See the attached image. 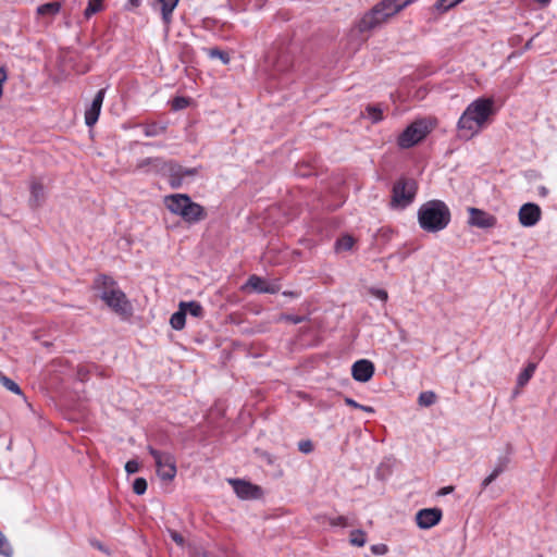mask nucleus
Instances as JSON below:
<instances>
[{
  "instance_id": "nucleus-1",
  "label": "nucleus",
  "mask_w": 557,
  "mask_h": 557,
  "mask_svg": "<svg viewBox=\"0 0 557 557\" xmlns=\"http://www.w3.org/2000/svg\"><path fill=\"white\" fill-rule=\"evenodd\" d=\"M414 0H383L370 12L366 13L357 26L348 35V45L352 51H357L367 40V32L374 29L388 17L412 3Z\"/></svg>"
},
{
  "instance_id": "nucleus-2",
  "label": "nucleus",
  "mask_w": 557,
  "mask_h": 557,
  "mask_svg": "<svg viewBox=\"0 0 557 557\" xmlns=\"http://www.w3.org/2000/svg\"><path fill=\"white\" fill-rule=\"evenodd\" d=\"M495 113L493 98L481 97L473 100L457 122L458 137L465 140L473 138L492 122Z\"/></svg>"
},
{
  "instance_id": "nucleus-3",
  "label": "nucleus",
  "mask_w": 557,
  "mask_h": 557,
  "mask_svg": "<svg viewBox=\"0 0 557 557\" xmlns=\"http://www.w3.org/2000/svg\"><path fill=\"white\" fill-rule=\"evenodd\" d=\"M420 227L429 233H437L447 227L450 222V210L441 200L423 203L418 211Z\"/></svg>"
},
{
  "instance_id": "nucleus-4",
  "label": "nucleus",
  "mask_w": 557,
  "mask_h": 557,
  "mask_svg": "<svg viewBox=\"0 0 557 557\" xmlns=\"http://www.w3.org/2000/svg\"><path fill=\"white\" fill-rule=\"evenodd\" d=\"M165 208L173 214L182 218L183 221L195 224L206 218L205 208L191 200L186 194H172L163 198Z\"/></svg>"
},
{
  "instance_id": "nucleus-5",
  "label": "nucleus",
  "mask_w": 557,
  "mask_h": 557,
  "mask_svg": "<svg viewBox=\"0 0 557 557\" xmlns=\"http://www.w3.org/2000/svg\"><path fill=\"white\" fill-rule=\"evenodd\" d=\"M98 283L102 286L100 298L109 308L121 315L131 313L132 306L126 295L116 286V283L111 277L101 276Z\"/></svg>"
},
{
  "instance_id": "nucleus-6",
  "label": "nucleus",
  "mask_w": 557,
  "mask_h": 557,
  "mask_svg": "<svg viewBox=\"0 0 557 557\" xmlns=\"http://www.w3.org/2000/svg\"><path fill=\"white\" fill-rule=\"evenodd\" d=\"M149 454L156 462L157 473L163 481H172L177 472L176 460L171 453L160 451L153 447H148Z\"/></svg>"
},
{
  "instance_id": "nucleus-7",
  "label": "nucleus",
  "mask_w": 557,
  "mask_h": 557,
  "mask_svg": "<svg viewBox=\"0 0 557 557\" xmlns=\"http://www.w3.org/2000/svg\"><path fill=\"white\" fill-rule=\"evenodd\" d=\"M430 125L425 120L411 123L398 137L401 148H410L421 141L430 132Z\"/></svg>"
},
{
  "instance_id": "nucleus-8",
  "label": "nucleus",
  "mask_w": 557,
  "mask_h": 557,
  "mask_svg": "<svg viewBox=\"0 0 557 557\" xmlns=\"http://www.w3.org/2000/svg\"><path fill=\"white\" fill-rule=\"evenodd\" d=\"M417 184L412 180H401L394 185L393 205L405 208L414 198Z\"/></svg>"
},
{
  "instance_id": "nucleus-9",
  "label": "nucleus",
  "mask_w": 557,
  "mask_h": 557,
  "mask_svg": "<svg viewBox=\"0 0 557 557\" xmlns=\"http://www.w3.org/2000/svg\"><path fill=\"white\" fill-rule=\"evenodd\" d=\"M181 170V166L172 162H166L164 159L145 158L137 162L136 169L144 173H166L173 172L175 169Z\"/></svg>"
},
{
  "instance_id": "nucleus-10",
  "label": "nucleus",
  "mask_w": 557,
  "mask_h": 557,
  "mask_svg": "<svg viewBox=\"0 0 557 557\" xmlns=\"http://www.w3.org/2000/svg\"><path fill=\"white\" fill-rule=\"evenodd\" d=\"M541 208L533 202L522 205L518 213L519 222L524 227L534 226L541 220Z\"/></svg>"
},
{
  "instance_id": "nucleus-11",
  "label": "nucleus",
  "mask_w": 557,
  "mask_h": 557,
  "mask_svg": "<svg viewBox=\"0 0 557 557\" xmlns=\"http://www.w3.org/2000/svg\"><path fill=\"white\" fill-rule=\"evenodd\" d=\"M469 220L468 223L471 226H475L479 228H490L496 225V218L483 210L476 208H469Z\"/></svg>"
},
{
  "instance_id": "nucleus-12",
  "label": "nucleus",
  "mask_w": 557,
  "mask_h": 557,
  "mask_svg": "<svg viewBox=\"0 0 557 557\" xmlns=\"http://www.w3.org/2000/svg\"><path fill=\"white\" fill-rule=\"evenodd\" d=\"M442 518V511L437 508L421 509L416 515V522L420 529H430L436 525Z\"/></svg>"
},
{
  "instance_id": "nucleus-13",
  "label": "nucleus",
  "mask_w": 557,
  "mask_h": 557,
  "mask_svg": "<svg viewBox=\"0 0 557 557\" xmlns=\"http://www.w3.org/2000/svg\"><path fill=\"white\" fill-rule=\"evenodd\" d=\"M104 95H106V89L104 88L100 89L96 94L91 104L86 109L85 123L87 126L90 127L97 123L99 115H100Z\"/></svg>"
},
{
  "instance_id": "nucleus-14",
  "label": "nucleus",
  "mask_w": 557,
  "mask_h": 557,
  "mask_svg": "<svg viewBox=\"0 0 557 557\" xmlns=\"http://www.w3.org/2000/svg\"><path fill=\"white\" fill-rule=\"evenodd\" d=\"M228 482L232 484L237 496L243 499L258 498L260 496V488L249 482L238 479H232Z\"/></svg>"
},
{
  "instance_id": "nucleus-15",
  "label": "nucleus",
  "mask_w": 557,
  "mask_h": 557,
  "mask_svg": "<svg viewBox=\"0 0 557 557\" xmlns=\"http://www.w3.org/2000/svg\"><path fill=\"white\" fill-rule=\"evenodd\" d=\"M351 374L358 382H368L374 374V366L367 359L358 360L351 367Z\"/></svg>"
},
{
  "instance_id": "nucleus-16",
  "label": "nucleus",
  "mask_w": 557,
  "mask_h": 557,
  "mask_svg": "<svg viewBox=\"0 0 557 557\" xmlns=\"http://www.w3.org/2000/svg\"><path fill=\"white\" fill-rule=\"evenodd\" d=\"M247 286L258 293L275 294L278 290L275 284L269 283L257 275H251L248 278Z\"/></svg>"
},
{
  "instance_id": "nucleus-17",
  "label": "nucleus",
  "mask_w": 557,
  "mask_h": 557,
  "mask_svg": "<svg viewBox=\"0 0 557 557\" xmlns=\"http://www.w3.org/2000/svg\"><path fill=\"white\" fill-rule=\"evenodd\" d=\"M180 0H158L164 24L169 25L172 21V13L177 7Z\"/></svg>"
},
{
  "instance_id": "nucleus-18",
  "label": "nucleus",
  "mask_w": 557,
  "mask_h": 557,
  "mask_svg": "<svg viewBox=\"0 0 557 557\" xmlns=\"http://www.w3.org/2000/svg\"><path fill=\"white\" fill-rule=\"evenodd\" d=\"M45 199V189L41 183L34 181L30 184V203L38 207Z\"/></svg>"
},
{
  "instance_id": "nucleus-19",
  "label": "nucleus",
  "mask_w": 557,
  "mask_h": 557,
  "mask_svg": "<svg viewBox=\"0 0 557 557\" xmlns=\"http://www.w3.org/2000/svg\"><path fill=\"white\" fill-rule=\"evenodd\" d=\"M180 309L185 311L186 315L190 314L195 318H200L203 314L202 306L197 301H188V302L182 301L180 304Z\"/></svg>"
},
{
  "instance_id": "nucleus-20",
  "label": "nucleus",
  "mask_w": 557,
  "mask_h": 557,
  "mask_svg": "<svg viewBox=\"0 0 557 557\" xmlns=\"http://www.w3.org/2000/svg\"><path fill=\"white\" fill-rule=\"evenodd\" d=\"M463 0H437L432 10L437 14H444Z\"/></svg>"
},
{
  "instance_id": "nucleus-21",
  "label": "nucleus",
  "mask_w": 557,
  "mask_h": 557,
  "mask_svg": "<svg viewBox=\"0 0 557 557\" xmlns=\"http://www.w3.org/2000/svg\"><path fill=\"white\" fill-rule=\"evenodd\" d=\"M535 363H529L527 368L519 373L517 379V384L519 387L524 386L530 381L535 372Z\"/></svg>"
},
{
  "instance_id": "nucleus-22",
  "label": "nucleus",
  "mask_w": 557,
  "mask_h": 557,
  "mask_svg": "<svg viewBox=\"0 0 557 557\" xmlns=\"http://www.w3.org/2000/svg\"><path fill=\"white\" fill-rule=\"evenodd\" d=\"M144 134L147 137H156L163 134L166 129L165 125L159 123H150L143 126Z\"/></svg>"
},
{
  "instance_id": "nucleus-23",
  "label": "nucleus",
  "mask_w": 557,
  "mask_h": 557,
  "mask_svg": "<svg viewBox=\"0 0 557 557\" xmlns=\"http://www.w3.org/2000/svg\"><path fill=\"white\" fill-rule=\"evenodd\" d=\"M61 9V4L59 2H49L37 8V13L39 15H55Z\"/></svg>"
},
{
  "instance_id": "nucleus-24",
  "label": "nucleus",
  "mask_w": 557,
  "mask_h": 557,
  "mask_svg": "<svg viewBox=\"0 0 557 557\" xmlns=\"http://www.w3.org/2000/svg\"><path fill=\"white\" fill-rule=\"evenodd\" d=\"M354 244L355 239L349 235H345L336 240L335 250L338 252L349 251L354 247Z\"/></svg>"
},
{
  "instance_id": "nucleus-25",
  "label": "nucleus",
  "mask_w": 557,
  "mask_h": 557,
  "mask_svg": "<svg viewBox=\"0 0 557 557\" xmlns=\"http://www.w3.org/2000/svg\"><path fill=\"white\" fill-rule=\"evenodd\" d=\"M185 322L186 314L182 309H178V311L173 313L170 319V324L174 330H182L185 326Z\"/></svg>"
},
{
  "instance_id": "nucleus-26",
  "label": "nucleus",
  "mask_w": 557,
  "mask_h": 557,
  "mask_svg": "<svg viewBox=\"0 0 557 557\" xmlns=\"http://www.w3.org/2000/svg\"><path fill=\"white\" fill-rule=\"evenodd\" d=\"M103 1L104 0H89L84 11V16L90 18L94 14L100 12L103 9Z\"/></svg>"
},
{
  "instance_id": "nucleus-27",
  "label": "nucleus",
  "mask_w": 557,
  "mask_h": 557,
  "mask_svg": "<svg viewBox=\"0 0 557 557\" xmlns=\"http://www.w3.org/2000/svg\"><path fill=\"white\" fill-rule=\"evenodd\" d=\"M366 532L362 530H354L350 532L349 542L351 545L357 547L364 546L367 539Z\"/></svg>"
},
{
  "instance_id": "nucleus-28",
  "label": "nucleus",
  "mask_w": 557,
  "mask_h": 557,
  "mask_svg": "<svg viewBox=\"0 0 557 557\" xmlns=\"http://www.w3.org/2000/svg\"><path fill=\"white\" fill-rule=\"evenodd\" d=\"M436 401V394L432 391L422 392L419 395L418 403L420 406L430 407Z\"/></svg>"
},
{
  "instance_id": "nucleus-29",
  "label": "nucleus",
  "mask_w": 557,
  "mask_h": 557,
  "mask_svg": "<svg viewBox=\"0 0 557 557\" xmlns=\"http://www.w3.org/2000/svg\"><path fill=\"white\" fill-rule=\"evenodd\" d=\"M0 383L10 392L14 393V394H22V391L20 388V386L13 381L11 380L10 377L5 376V375H0Z\"/></svg>"
},
{
  "instance_id": "nucleus-30",
  "label": "nucleus",
  "mask_w": 557,
  "mask_h": 557,
  "mask_svg": "<svg viewBox=\"0 0 557 557\" xmlns=\"http://www.w3.org/2000/svg\"><path fill=\"white\" fill-rule=\"evenodd\" d=\"M366 110L373 123H377L383 119V112L380 107L368 106Z\"/></svg>"
},
{
  "instance_id": "nucleus-31",
  "label": "nucleus",
  "mask_w": 557,
  "mask_h": 557,
  "mask_svg": "<svg viewBox=\"0 0 557 557\" xmlns=\"http://www.w3.org/2000/svg\"><path fill=\"white\" fill-rule=\"evenodd\" d=\"M0 554L5 557H11L13 554V549L5 539V536L0 532Z\"/></svg>"
},
{
  "instance_id": "nucleus-32",
  "label": "nucleus",
  "mask_w": 557,
  "mask_h": 557,
  "mask_svg": "<svg viewBox=\"0 0 557 557\" xmlns=\"http://www.w3.org/2000/svg\"><path fill=\"white\" fill-rule=\"evenodd\" d=\"M147 490V481L144 478H137L133 484V491L137 495L145 494Z\"/></svg>"
},
{
  "instance_id": "nucleus-33",
  "label": "nucleus",
  "mask_w": 557,
  "mask_h": 557,
  "mask_svg": "<svg viewBox=\"0 0 557 557\" xmlns=\"http://www.w3.org/2000/svg\"><path fill=\"white\" fill-rule=\"evenodd\" d=\"M208 54H209L210 58H218V59H220L224 64H228L230 63V55L226 52H224V51H221L219 49H210Z\"/></svg>"
},
{
  "instance_id": "nucleus-34",
  "label": "nucleus",
  "mask_w": 557,
  "mask_h": 557,
  "mask_svg": "<svg viewBox=\"0 0 557 557\" xmlns=\"http://www.w3.org/2000/svg\"><path fill=\"white\" fill-rule=\"evenodd\" d=\"M329 523L332 527H342V528H346V527L349 525L347 518L344 517V516H338V517L330 518L329 519Z\"/></svg>"
},
{
  "instance_id": "nucleus-35",
  "label": "nucleus",
  "mask_w": 557,
  "mask_h": 557,
  "mask_svg": "<svg viewBox=\"0 0 557 557\" xmlns=\"http://www.w3.org/2000/svg\"><path fill=\"white\" fill-rule=\"evenodd\" d=\"M188 106V100L184 97H176L172 101V108L174 110H182Z\"/></svg>"
},
{
  "instance_id": "nucleus-36",
  "label": "nucleus",
  "mask_w": 557,
  "mask_h": 557,
  "mask_svg": "<svg viewBox=\"0 0 557 557\" xmlns=\"http://www.w3.org/2000/svg\"><path fill=\"white\" fill-rule=\"evenodd\" d=\"M369 293L382 301H386L388 297L387 292L385 289L370 288Z\"/></svg>"
},
{
  "instance_id": "nucleus-37",
  "label": "nucleus",
  "mask_w": 557,
  "mask_h": 557,
  "mask_svg": "<svg viewBox=\"0 0 557 557\" xmlns=\"http://www.w3.org/2000/svg\"><path fill=\"white\" fill-rule=\"evenodd\" d=\"M507 467V459H502L499 460V462L496 465V467L494 468V470L491 472V474L494 476V479H496L500 473L504 472V470L506 469Z\"/></svg>"
},
{
  "instance_id": "nucleus-38",
  "label": "nucleus",
  "mask_w": 557,
  "mask_h": 557,
  "mask_svg": "<svg viewBox=\"0 0 557 557\" xmlns=\"http://www.w3.org/2000/svg\"><path fill=\"white\" fill-rule=\"evenodd\" d=\"M370 549L374 555L379 556L385 555L388 552L387 545L382 543L372 545Z\"/></svg>"
},
{
  "instance_id": "nucleus-39",
  "label": "nucleus",
  "mask_w": 557,
  "mask_h": 557,
  "mask_svg": "<svg viewBox=\"0 0 557 557\" xmlns=\"http://www.w3.org/2000/svg\"><path fill=\"white\" fill-rule=\"evenodd\" d=\"M139 470V463L137 460H128L125 465V471L128 474L136 473Z\"/></svg>"
},
{
  "instance_id": "nucleus-40",
  "label": "nucleus",
  "mask_w": 557,
  "mask_h": 557,
  "mask_svg": "<svg viewBox=\"0 0 557 557\" xmlns=\"http://www.w3.org/2000/svg\"><path fill=\"white\" fill-rule=\"evenodd\" d=\"M298 448L304 454H309L313 449V445L310 441H301L298 443Z\"/></svg>"
},
{
  "instance_id": "nucleus-41",
  "label": "nucleus",
  "mask_w": 557,
  "mask_h": 557,
  "mask_svg": "<svg viewBox=\"0 0 557 557\" xmlns=\"http://www.w3.org/2000/svg\"><path fill=\"white\" fill-rule=\"evenodd\" d=\"M169 534H170V537L178 545V546H184L185 544V540L184 537L176 531L174 530H169Z\"/></svg>"
},
{
  "instance_id": "nucleus-42",
  "label": "nucleus",
  "mask_w": 557,
  "mask_h": 557,
  "mask_svg": "<svg viewBox=\"0 0 557 557\" xmlns=\"http://www.w3.org/2000/svg\"><path fill=\"white\" fill-rule=\"evenodd\" d=\"M190 557H209L206 550L198 547H189Z\"/></svg>"
},
{
  "instance_id": "nucleus-43",
  "label": "nucleus",
  "mask_w": 557,
  "mask_h": 557,
  "mask_svg": "<svg viewBox=\"0 0 557 557\" xmlns=\"http://www.w3.org/2000/svg\"><path fill=\"white\" fill-rule=\"evenodd\" d=\"M281 320L288 321V322H290L293 324H298V323L304 321V318L299 317V315L285 314V315L281 317Z\"/></svg>"
},
{
  "instance_id": "nucleus-44",
  "label": "nucleus",
  "mask_w": 557,
  "mask_h": 557,
  "mask_svg": "<svg viewBox=\"0 0 557 557\" xmlns=\"http://www.w3.org/2000/svg\"><path fill=\"white\" fill-rule=\"evenodd\" d=\"M8 78L7 72L3 67L0 66V98L3 95V84Z\"/></svg>"
},
{
  "instance_id": "nucleus-45",
  "label": "nucleus",
  "mask_w": 557,
  "mask_h": 557,
  "mask_svg": "<svg viewBox=\"0 0 557 557\" xmlns=\"http://www.w3.org/2000/svg\"><path fill=\"white\" fill-rule=\"evenodd\" d=\"M172 174L174 175H180V176H183V175H191L194 174V170H186V171H183V169L181 168V170H177V168L171 172Z\"/></svg>"
},
{
  "instance_id": "nucleus-46",
  "label": "nucleus",
  "mask_w": 557,
  "mask_h": 557,
  "mask_svg": "<svg viewBox=\"0 0 557 557\" xmlns=\"http://www.w3.org/2000/svg\"><path fill=\"white\" fill-rule=\"evenodd\" d=\"M345 404L356 409L362 408V405L358 404L356 400L349 397L345 398Z\"/></svg>"
},
{
  "instance_id": "nucleus-47",
  "label": "nucleus",
  "mask_w": 557,
  "mask_h": 557,
  "mask_svg": "<svg viewBox=\"0 0 557 557\" xmlns=\"http://www.w3.org/2000/svg\"><path fill=\"white\" fill-rule=\"evenodd\" d=\"M494 480L495 479L492 474L487 475L481 483L482 490H485Z\"/></svg>"
},
{
  "instance_id": "nucleus-48",
  "label": "nucleus",
  "mask_w": 557,
  "mask_h": 557,
  "mask_svg": "<svg viewBox=\"0 0 557 557\" xmlns=\"http://www.w3.org/2000/svg\"><path fill=\"white\" fill-rule=\"evenodd\" d=\"M539 194L543 197L547 196L548 189L544 186L539 187Z\"/></svg>"
},
{
  "instance_id": "nucleus-49",
  "label": "nucleus",
  "mask_w": 557,
  "mask_h": 557,
  "mask_svg": "<svg viewBox=\"0 0 557 557\" xmlns=\"http://www.w3.org/2000/svg\"><path fill=\"white\" fill-rule=\"evenodd\" d=\"M360 410H363L368 413H373L374 412V408L373 407H370V406H364L362 405V408H359Z\"/></svg>"
},
{
  "instance_id": "nucleus-50",
  "label": "nucleus",
  "mask_w": 557,
  "mask_h": 557,
  "mask_svg": "<svg viewBox=\"0 0 557 557\" xmlns=\"http://www.w3.org/2000/svg\"><path fill=\"white\" fill-rule=\"evenodd\" d=\"M131 4L136 8L140 4V0H129Z\"/></svg>"
},
{
  "instance_id": "nucleus-51",
  "label": "nucleus",
  "mask_w": 557,
  "mask_h": 557,
  "mask_svg": "<svg viewBox=\"0 0 557 557\" xmlns=\"http://www.w3.org/2000/svg\"><path fill=\"white\" fill-rule=\"evenodd\" d=\"M453 491V486H447L443 490V494L450 493Z\"/></svg>"
},
{
  "instance_id": "nucleus-52",
  "label": "nucleus",
  "mask_w": 557,
  "mask_h": 557,
  "mask_svg": "<svg viewBox=\"0 0 557 557\" xmlns=\"http://www.w3.org/2000/svg\"><path fill=\"white\" fill-rule=\"evenodd\" d=\"M539 3H541L542 5H547L550 0H536Z\"/></svg>"
},
{
  "instance_id": "nucleus-53",
  "label": "nucleus",
  "mask_w": 557,
  "mask_h": 557,
  "mask_svg": "<svg viewBox=\"0 0 557 557\" xmlns=\"http://www.w3.org/2000/svg\"><path fill=\"white\" fill-rule=\"evenodd\" d=\"M172 187H178L181 185L180 182L172 181L171 182Z\"/></svg>"
}]
</instances>
